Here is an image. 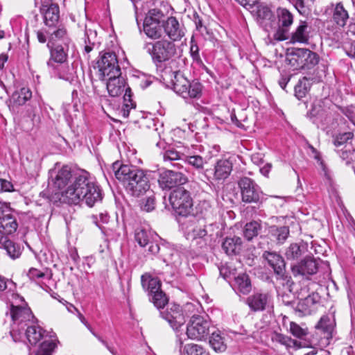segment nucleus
Masks as SVG:
<instances>
[{
    "label": "nucleus",
    "mask_w": 355,
    "mask_h": 355,
    "mask_svg": "<svg viewBox=\"0 0 355 355\" xmlns=\"http://www.w3.org/2000/svg\"><path fill=\"white\" fill-rule=\"evenodd\" d=\"M62 196L69 204L84 202L92 207L103 199V191L89 173L82 171L74 174L71 184L63 191Z\"/></svg>",
    "instance_id": "1"
},
{
    "label": "nucleus",
    "mask_w": 355,
    "mask_h": 355,
    "mask_svg": "<svg viewBox=\"0 0 355 355\" xmlns=\"http://www.w3.org/2000/svg\"><path fill=\"white\" fill-rule=\"evenodd\" d=\"M112 170L116 179L122 182L126 190L132 196H139L150 188L148 178L144 172L134 166L112 164Z\"/></svg>",
    "instance_id": "2"
},
{
    "label": "nucleus",
    "mask_w": 355,
    "mask_h": 355,
    "mask_svg": "<svg viewBox=\"0 0 355 355\" xmlns=\"http://www.w3.org/2000/svg\"><path fill=\"white\" fill-rule=\"evenodd\" d=\"M10 316L12 320L10 335L15 342L21 341L24 338L25 327L33 323L34 316L29 308L25 306L11 305Z\"/></svg>",
    "instance_id": "3"
},
{
    "label": "nucleus",
    "mask_w": 355,
    "mask_h": 355,
    "mask_svg": "<svg viewBox=\"0 0 355 355\" xmlns=\"http://www.w3.org/2000/svg\"><path fill=\"white\" fill-rule=\"evenodd\" d=\"M168 200L172 209L179 216H188L193 207V199L189 191L178 187L169 195Z\"/></svg>",
    "instance_id": "4"
},
{
    "label": "nucleus",
    "mask_w": 355,
    "mask_h": 355,
    "mask_svg": "<svg viewBox=\"0 0 355 355\" xmlns=\"http://www.w3.org/2000/svg\"><path fill=\"white\" fill-rule=\"evenodd\" d=\"M106 78V87L110 96L112 97L120 96L125 92L123 95V99L125 102H128L130 105L125 104L126 107L131 106L135 107L134 103L131 100V89L127 86L125 78L121 75L110 77H105Z\"/></svg>",
    "instance_id": "5"
},
{
    "label": "nucleus",
    "mask_w": 355,
    "mask_h": 355,
    "mask_svg": "<svg viewBox=\"0 0 355 355\" xmlns=\"http://www.w3.org/2000/svg\"><path fill=\"white\" fill-rule=\"evenodd\" d=\"M202 86L196 81L190 82L183 76H178L174 82V92L185 99L199 98Z\"/></svg>",
    "instance_id": "6"
},
{
    "label": "nucleus",
    "mask_w": 355,
    "mask_h": 355,
    "mask_svg": "<svg viewBox=\"0 0 355 355\" xmlns=\"http://www.w3.org/2000/svg\"><path fill=\"white\" fill-rule=\"evenodd\" d=\"M99 56L97 64L102 77L105 78L110 76H115L121 74L117 55L114 52H101Z\"/></svg>",
    "instance_id": "7"
},
{
    "label": "nucleus",
    "mask_w": 355,
    "mask_h": 355,
    "mask_svg": "<svg viewBox=\"0 0 355 355\" xmlns=\"http://www.w3.org/2000/svg\"><path fill=\"white\" fill-rule=\"evenodd\" d=\"M210 322L201 315H193L187 327V338L202 340L209 332Z\"/></svg>",
    "instance_id": "8"
},
{
    "label": "nucleus",
    "mask_w": 355,
    "mask_h": 355,
    "mask_svg": "<svg viewBox=\"0 0 355 355\" xmlns=\"http://www.w3.org/2000/svg\"><path fill=\"white\" fill-rule=\"evenodd\" d=\"M135 239L142 248L148 246V251L152 254L159 252L158 244L159 236L153 231L144 227H139L135 230Z\"/></svg>",
    "instance_id": "9"
},
{
    "label": "nucleus",
    "mask_w": 355,
    "mask_h": 355,
    "mask_svg": "<svg viewBox=\"0 0 355 355\" xmlns=\"http://www.w3.org/2000/svg\"><path fill=\"white\" fill-rule=\"evenodd\" d=\"M242 200L247 203L259 202L262 191L258 184L251 178H241L238 182Z\"/></svg>",
    "instance_id": "10"
},
{
    "label": "nucleus",
    "mask_w": 355,
    "mask_h": 355,
    "mask_svg": "<svg viewBox=\"0 0 355 355\" xmlns=\"http://www.w3.org/2000/svg\"><path fill=\"white\" fill-rule=\"evenodd\" d=\"M278 19V28L274 34V38L277 41H284L289 38V28L293 23V15L287 9L279 8L277 10Z\"/></svg>",
    "instance_id": "11"
},
{
    "label": "nucleus",
    "mask_w": 355,
    "mask_h": 355,
    "mask_svg": "<svg viewBox=\"0 0 355 355\" xmlns=\"http://www.w3.org/2000/svg\"><path fill=\"white\" fill-rule=\"evenodd\" d=\"M58 164H55V169L51 171V177L53 187L60 191L62 194L63 191L71 184L74 175L71 173V168L67 165L62 166L60 168H58Z\"/></svg>",
    "instance_id": "12"
},
{
    "label": "nucleus",
    "mask_w": 355,
    "mask_h": 355,
    "mask_svg": "<svg viewBox=\"0 0 355 355\" xmlns=\"http://www.w3.org/2000/svg\"><path fill=\"white\" fill-rule=\"evenodd\" d=\"M8 204L0 201V237L5 239L4 236L14 233L18 227L17 220L9 212Z\"/></svg>",
    "instance_id": "13"
},
{
    "label": "nucleus",
    "mask_w": 355,
    "mask_h": 355,
    "mask_svg": "<svg viewBox=\"0 0 355 355\" xmlns=\"http://www.w3.org/2000/svg\"><path fill=\"white\" fill-rule=\"evenodd\" d=\"M187 181V177L180 172L172 170H164L159 172L158 183L162 189L169 190L178 187Z\"/></svg>",
    "instance_id": "14"
},
{
    "label": "nucleus",
    "mask_w": 355,
    "mask_h": 355,
    "mask_svg": "<svg viewBox=\"0 0 355 355\" xmlns=\"http://www.w3.org/2000/svg\"><path fill=\"white\" fill-rule=\"evenodd\" d=\"M162 317L166 320L173 330L178 331L185 322L184 315L181 307L178 304H171L166 310L160 311Z\"/></svg>",
    "instance_id": "15"
},
{
    "label": "nucleus",
    "mask_w": 355,
    "mask_h": 355,
    "mask_svg": "<svg viewBox=\"0 0 355 355\" xmlns=\"http://www.w3.org/2000/svg\"><path fill=\"white\" fill-rule=\"evenodd\" d=\"M51 334H55L53 331H48L35 324L34 321L25 327L24 338L26 337L28 343L32 345L40 343L44 340H47Z\"/></svg>",
    "instance_id": "16"
},
{
    "label": "nucleus",
    "mask_w": 355,
    "mask_h": 355,
    "mask_svg": "<svg viewBox=\"0 0 355 355\" xmlns=\"http://www.w3.org/2000/svg\"><path fill=\"white\" fill-rule=\"evenodd\" d=\"M162 26L168 37L172 42H178L184 36V30L175 17H168L162 20Z\"/></svg>",
    "instance_id": "17"
},
{
    "label": "nucleus",
    "mask_w": 355,
    "mask_h": 355,
    "mask_svg": "<svg viewBox=\"0 0 355 355\" xmlns=\"http://www.w3.org/2000/svg\"><path fill=\"white\" fill-rule=\"evenodd\" d=\"M271 296L267 292H255L246 300L250 310L254 312L265 310L270 304Z\"/></svg>",
    "instance_id": "18"
},
{
    "label": "nucleus",
    "mask_w": 355,
    "mask_h": 355,
    "mask_svg": "<svg viewBox=\"0 0 355 355\" xmlns=\"http://www.w3.org/2000/svg\"><path fill=\"white\" fill-rule=\"evenodd\" d=\"M319 298L318 294L313 293L306 297L300 300L295 311L299 313L300 316L311 315L317 310Z\"/></svg>",
    "instance_id": "19"
},
{
    "label": "nucleus",
    "mask_w": 355,
    "mask_h": 355,
    "mask_svg": "<svg viewBox=\"0 0 355 355\" xmlns=\"http://www.w3.org/2000/svg\"><path fill=\"white\" fill-rule=\"evenodd\" d=\"M318 268V263L316 260L311 257L305 258L291 267L292 272L294 276L311 275L316 273Z\"/></svg>",
    "instance_id": "20"
},
{
    "label": "nucleus",
    "mask_w": 355,
    "mask_h": 355,
    "mask_svg": "<svg viewBox=\"0 0 355 355\" xmlns=\"http://www.w3.org/2000/svg\"><path fill=\"white\" fill-rule=\"evenodd\" d=\"M263 257L267 260L278 278L283 279L286 278V265L282 256L276 252H265Z\"/></svg>",
    "instance_id": "21"
},
{
    "label": "nucleus",
    "mask_w": 355,
    "mask_h": 355,
    "mask_svg": "<svg viewBox=\"0 0 355 355\" xmlns=\"http://www.w3.org/2000/svg\"><path fill=\"white\" fill-rule=\"evenodd\" d=\"M148 52L155 63H160L169 60L175 53V46H152Z\"/></svg>",
    "instance_id": "22"
},
{
    "label": "nucleus",
    "mask_w": 355,
    "mask_h": 355,
    "mask_svg": "<svg viewBox=\"0 0 355 355\" xmlns=\"http://www.w3.org/2000/svg\"><path fill=\"white\" fill-rule=\"evenodd\" d=\"M159 252L161 257L166 265H171L175 268L178 267L182 263L180 253L168 244L162 245Z\"/></svg>",
    "instance_id": "23"
},
{
    "label": "nucleus",
    "mask_w": 355,
    "mask_h": 355,
    "mask_svg": "<svg viewBox=\"0 0 355 355\" xmlns=\"http://www.w3.org/2000/svg\"><path fill=\"white\" fill-rule=\"evenodd\" d=\"M233 168V158H223L218 159L215 164L214 177L216 180L227 179Z\"/></svg>",
    "instance_id": "24"
},
{
    "label": "nucleus",
    "mask_w": 355,
    "mask_h": 355,
    "mask_svg": "<svg viewBox=\"0 0 355 355\" xmlns=\"http://www.w3.org/2000/svg\"><path fill=\"white\" fill-rule=\"evenodd\" d=\"M177 344L181 355H209V353L202 345L190 343L183 345V339L177 335Z\"/></svg>",
    "instance_id": "25"
},
{
    "label": "nucleus",
    "mask_w": 355,
    "mask_h": 355,
    "mask_svg": "<svg viewBox=\"0 0 355 355\" xmlns=\"http://www.w3.org/2000/svg\"><path fill=\"white\" fill-rule=\"evenodd\" d=\"M41 11L46 26L51 27L58 24L60 19V9L57 4L51 3L49 6H43Z\"/></svg>",
    "instance_id": "26"
},
{
    "label": "nucleus",
    "mask_w": 355,
    "mask_h": 355,
    "mask_svg": "<svg viewBox=\"0 0 355 355\" xmlns=\"http://www.w3.org/2000/svg\"><path fill=\"white\" fill-rule=\"evenodd\" d=\"M58 343L56 334H51L47 340L40 343L38 348L31 355H53Z\"/></svg>",
    "instance_id": "27"
},
{
    "label": "nucleus",
    "mask_w": 355,
    "mask_h": 355,
    "mask_svg": "<svg viewBox=\"0 0 355 355\" xmlns=\"http://www.w3.org/2000/svg\"><path fill=\"white\" fill-rule=\"evenodd\" d=\"M207 232L205 230L204 220H193L185 227V234L187 239L203 238L207 235Z\"/></svg>",
    "instance_id": "28"
},
{
    "label": "nucleus",
    "mask_w": 355,
    "mask_h": 355,
    "mask_svg": "<svg viewBox=\"0 0 355 355\" xmlns=\"http://www.w3.org/2000/svg\"><path fill=\"white\" fill-rule=\"evenodd\" d=\"M311 29V26L306 21H300L295 31L291 34V42L293 43H308Z\"/></svg>",
    "instance_id": "29"
},
{
    "label": "nucleus",
    "mask_w": 355,
    "mask_h": 355,
    "mask_svg": "<svg viewBox=\"0 0 355 355\" xmlns=\"http://www.w3.org/2000/svg\"><path fill=\"white\" fill-rule=\"evenodd\" d=\"M306 49L290 47L285 52L286 61L295 69H300Z\"/></svg>",
    "instance_id": "30"
},
{
    "label": "nucleus",
    "mask_w": 355,
    "mask_h": 355,
    "mask_svg": "<svg viewBox=\"0 0 355 355\" xmlns=\"http://www.w3.org/2000/svg\"><path fill=\"white\" fill-rule=\"evenodd\" d=\"M335 327L334 316L331 314H327L322 316L315 325L318 330H320L324 333V337L329 339L332 337V333Z\"/></svg>",
    "instance_id": "31"
},
{
    "label": "nucleus",
    "mask_w": 355,
    "mask_h": 355,
    "mask_svg": "<svg viewBox=\"0 0 355 355\" xmlns=\"http://www.w3.org/2000/svg\"><path fill=\"white\" fill-rule=\"evenodd\" d=\"M222 248L228 255L239 254L242 249V241L239 236L226 237L222 243Z\"/></svg>",
    "instance_id": "32"
},
{
    "label": "nucleus",
    "mask_w": 355,
    "mask_h": 355,
    "mask_svg": "<svg viewBox=\"0 0 355 355\" xmlns=\"http://www.w3.org/2000/svg\"><path fill=\"white\" fill-rule=\"evenodd\" d=\"M233 288L236 293L248 294L252 290L250 279L248 275L241 273L234 278Z\"/></svg>",
    "instance_id": "33"
},
{
    "label": "nucleus",
    "mask_w": 355,
    "mask_h": 355,
    "mask_svg": "<svg viewBox=\"0 0 355 355\" xmlns=\"http://www.w3.org/2000/svg\"><path fill=\"white\" fill-rule=\"evenodd\" d=\"M141 285L144 290L152 295L161 290V282L157 277H153L149 274H144L141 277Z\"/></svg>",
    "instance_id": "34"
},
{
    "label": "nucleus",
    "mask_w": 355,
    "mask_h": 355,
    "mask_svg": "<svg viewBox=\"0 0 355 355\" xmlns=\"http://www.w3.org/2000/svg\"><path fill=\"white\" fill-rule=\"evenodd\" d=\"M333 21L338 26L344 27L348 20V12L341 2L337 3L333 10Z\"/></svg>",
    "instance_id": "35"
},
{
    "label": "nucleus",
    "mask_w": 355,
    "mask_h": 355,
    "mask_svg": "<svg viewBox=\"0 0 355 355\" xmlns=\"http://www.w3.org/2000/svg\"><path fill=\"white\" fill-rule=\"evenodd\" d=\"M32 92L28 87H21L13 92L10 98V102L14 106H20L31 99Z\"/></svg>",
    "instance_id": "36"
},
{
    "label": "nucleus",
    "mask_w": 355,
    "mask_h": 355,
    "mask_svg": "<svg viewBox=\"0 0 355 355\" xmlns=\"http://www.w3.org/2000/svg\"><path fill=\"white\" fill-rule=\"evenodd\" d=\"M50 53L51 59L47 62L49 67H55L53 62L62 64L67 60V54L63 46H51Z\"/></svg>",
    "instance_id": "37"
},
{
    "label": "nucleus",
    "mask_w": 355,
    "mask_h": 355,
    "mask_svg": "<svg viewBox=\"0 0 355 355\" xmlns=\"http://www.w3.org/2000/svg\"><path fill=\"white\" fill-rule=\"evenodd\" d=\"M306 72H304V76L302 79H305L306 82L313 83H318L322 81L324 76V71L322 69H319L318 67H311L306 68Z\"/></svg>",
    "instance_id": "38"
},
{
    "label": "nucleus",
    "mask_w": 355,
    "mask_h": 355,
    "mask_svg": "<svg viewBox=\"0 0 355 355\" xmlns=\"http://www.w3.org/2000/svg\"><path fill=\"white\" fill-rule=\"evenodd\" d=\"M161 23L146 21L144 22V31L146 35L152 39H158L162 34Z\"/></svg>",
    "instance_id": "39"
},
{
    "label": "nucleus",
    "mask_w": 355,
    "mask_h": 355,
    "mask_svg": "<svg viewBox=\"0 0 355 355\" xmlns=\"http://www.w3.org/2000/svg\"><path fill=\"white\" fill-rule=\"evenodd\" d=\"M0 243L1 244L3 248L6 251L8 255L15 259L18 258L21 254V248L20 247L15 244L12 241L5 239H0Z\"/></svg>",
    "instance_id": "40"
},
{
    "label": "nucleus",
    "mask_w": 355,
    "mask_h": 355,
    "mask_svg": "<svg viewBox=\"0 0 355 355\" xmlns=\"http://www.w3.org/2000/svg\"><path fill=\"white\" fill-rule=\"evenodd\" d=\"M272 340L282 345H284L287 349L291 347H302V345L300 342L294 339H292L291 337L284 335L282 334L275 333L272 336Z\"/></svg>",
    "instance_id": "41"
},
{
    "label": "nucleus",
    "mask_w": 355,
    "mask_h": 355,
    "mask_svg": "<svg viewBox=\"0 0 355 355\" xmlns=\"http://www.w3.org/2000/svg\"><path fill=\"white\" fill-rule=\"evenodd\" d=\"M209 344L213 349L216 352H223L226 349V345L224 343V337L220 331H214L211 333L209 338Z\"/></svg>",
    "instance_id": "42"
},
{
    "label": "nucleus",
    "mask_w": 355,
    "mask_h": 355,
    "mask_svg": "<svg viewBox=\"0 0 355 355\" xmlns=\"http://www.w3.org/2000/svg\"><path fill=\"white\" fill-rule=\"evenodd\" d=\"M311 83L305 81V79L300 78L294 87L295 96L298 100L305 98L309 94Z\"/></svg>",
    "instance_id": "43"
},
{
    "label": "nucleus",
    "mask_w": 355,
    "mask_h": 355,
    "mask_svg": "<svg viewBox=\"0 0 355 355\" xmlns=\"http://www.w3.org/2000/svg\"><path fill=\"white\" fill-rule=\"evenodd\" d=\"M261 228V224L257 221L248 223L243 229V236L247 240L250 241L258 235Z\"/></svg>",
    "instance_id": "44"
},
{
    "label": "nucleus",
    "mask_w": 355,
    "mask_h": 355,
    "mask_svg": "<svg viewBox=\"0 0 355 355\" xmlns=\"http://www.w3.org/2000/svg\"><path fill=\"white\" fill-rule=\"evenodd\" d=\"M57 71L58 77L68 82H72L74 79V71L73 67L68 65H58L53 67Z\"/></svg>",
    "instance_id": "45"
},
{
    "label": "nucleus",
    "mask_w": 355,
    "mask_h": 355,
    "mask_svg": "<svg viewBox=\"0 0 355 355\" xmlns=\"http://www.w3.org/2000/svg\"><path fill=\"white\" fill-rule=\"evenodd\" d=\"M302 62L300 69L306 70V68L315 67L318 62V56L315 53L311 51L309 49L304 51Z\"/></svg>",
    "instance_id": "46"
},
{
    "label": "nucleus",
    "mask_w": 355,
    "mask_h": 355,
    "mask_svg": "<svg viewBox=\"0 0 355 355\" xmlns=\"http://www.w3.org/2000/svg\"><path fill=\"white\" fill-rule=\"evenodd\" d=\"M355 140L354 139V135L352 132H347L338 134L336 136L334 140V144L336 147H340L346 144H350L352 146H354Z\"/></svg>",
    "instance_id": "47"
},
{
    "label": "nucleus",
    "mask_w": 355,
    "mask_h": 355,
    "mask_svg": "<svg viewBox=\"0 0 355 355\" xmlns=\"http://www.w3.org/2000/svg\"><path fill=\"white\" fill-rule=\"evenodd\" d=\"M270 232L279 243H283L289 235V229L286 226L279 227L272 226L270 227Z\"/></svg>",
    "instance_id": "48"
},
{
    "label": "nucleus",
    "mask_w": 355,
    "mask_h": 355,
    "mask_svg": "<svg viewBox=\"0 0 355 355\" xmlns=\"http://www.w3.org/2000/svg\"><path fill=\"white\" fill-rule=\"evenodd\" d=\"M178 76H182L178 71H172L171 67H165L160 75L161 79L163 83L167 86L168 84H172L173 89H174V82L176 80Z\"/></svg>",
    "instance_id": "49"
},
{
    "label": "nucleus",
    "mask_w": 355,
    "mask_h": 355,
    "mask_svg": "<svg viewBox=\"0 0 355 355\" xmlns=\"http://www.w3.org/2000/svg\"><path fill=\"white\" fill-rule=\"evenodd\" d=\"M49 41L53 43L62 42L66 44L69 42V37L66 28L64 26H61L55 30L50 34Z\"/></svg>",
    "instance_id": "50"
},
{
    "label": "nucleus",
    "mask_w": 355,
    "mask_h": 355,
    "mask_svg": "<svg viewBox=\"0 0 355 355\" xmlns=\"http://www.w3.org/2000/svg\"><path fill=\"white\" fill-rule=\"evenodd\" d=\"M289 332L299 339H304L308 335L309 330L306 327H302L295 322H291Z\"/></svg>",
    "instance_id": "51"
},
{
    "label": "nucleus",
    "mask_w": 355,
    "mask_h": 355,
    "mask_svg": "<svg viewBox=\"0 0 355 355\" xmlns=\"http://www.w3.org/2000/svg\"><path fill=\"white\" fill-rule=\"evenodd\" d=\"M78 318L80 319V320L81 321L82 323H83L86 327L89 329V331L92 334V335L97 338V340L103 345L105 346V347L108 350V351H111L112 353H113V351L110 349V344L105 340L103 338L102 336H101L100 335H98V334H96L94 329L92 328V327L88 324L87 321L86 320L85 318L84 317V315L80 312L78 311Z\"/></svg>",
    "instance_id": "52"
},
{
    "label": "nucleus",
    "mask_w": 355,
    "mask_h": 355,
    "mask_svg": "<svg viewBox=\"0 0 355 355\" xmlns=\"http://www.w3.org/2000/svg\"><path fill=\"white\" fill-rule=\"evenodd\" d=\"M151 296V301L157 309H162L168 302V298L166 295L159 290Z\"/></svg>",
    "instance_id": "53"
},
{
    "label": "nucleus",
    "mask_w": 355,
    "mask_h": 355,
    "mask_svg": "<svg viewBox=\"0 0 355 355\" xmlns=\"http://www.w3.org/2000/svg\"><path fill=\"white\" fill-rule=\"evenodd\" d=\"M186 161L197 169H202L207 161L200 155H189L186 156Z\"/></svg>",
    "instance_id": "54"
},
{
    "label": "nucleus",
    "mask_w": 355,
    "mask_h": 355,
    "mask_svg": "<svg viewBox=\"0 0 355 355\" xmlns=\"http://www.w3.org/2000/svg\"><path fill=\"white\" fill-rule=\"evenodd\" d=\"M164 15L162 11L159 9L153 8L148 11L146 18V21H153V22H162Z\"/></svg>",
    "instance_id": "55"
},
{
    "label": "nucleus",
    "mask_w": 355,
    "mask_h": 355,
    "mask_svg": "<svg viewBox=\"0 0 355 355\" xmlns=\"http://www.w3.org/2000/svg\"><path fill=\"white\" fill-rule=\"evenodd\" d=\"M302 254L300 246L297 243H292L286 249L285 255L288 259H295Z\"/></svg>",
    "instance_id": "56"
},
{
    "label": "nucleus",
    "mask_w": 355,
    "mask_h": 355,
    "mask_svg": "<svg viewBox=\"0 0 355 355\" xmlns=\"http://www.w3.org/2000/svg\"><path fill=\"white\" fill-rule=\"evenodd\" d=\"M184 156V154H182L175 149L171 148H168L164 153L163 159L165 162H171L182 159Z\"/></svg>",
    "instance_id": "57"
},
{
    "label": "nucleus",
    "mask_w": 355,
    "mask_h": 355,
    "mask_svg": "<svg viewBox=\"0 0 355 355\" xmlns=\"http://www.w3.org/2000/svg\"><path fill=\"white\" fill-rule=\"evenodd\" d=\"M93 218H94L97 226L99 227V228L101 229L103 232L109 235L105 227H102V225L107 224L109 222L110 216L107 212H101L98 215L94 216Z\"/></svg>",
    "instance_id": "58"
},
{
    "label": "nucleus",
    "mask_w": 355,
    "mask_h": 355,
    "mask_svg": "<svg viewBox=\"0 0 355 355\" xmlns=\"http://www.w3.org/2000/svg\"><path fill=\"white\" fill-rule=\"evenodd\" d=\"M155 200L153 196H149L144 199L141 203V208L142 210L149 212L155 209Z\"/></svg>",
    "instance_id": "59"
},
{
    "label": "nucleus",
    "mask_w": 355,
    "mask_h": 355,
    "mask_svg": "<svg viewBox=\"0 0 355 355\" xmlns=\"http://www.w3.org/2000/svg\"><path fill=\"white\" fill-rule=\"evenodd\" d=\"M14 191L12 184L5 179H0V192H10Z\"/></svg>",
    "instance_id": "60"
},
{
    "label": "nucleus",
    "mask_w": 355,
    "mask_h": 355,
    "mask_svg": "<svg viewBox=\"0 0 355 355\" xmlns=\"http://www.w3.org/2000/svg\"><path fill=\"white\" fill-rule=\"evenodd\" d=\"M28 276L30 279H36L43 277L44 276V273L36 268H32L29 270Z\"/></svg>",
    "instance_id": "61"
},
{
    "label": "nucleus",
    "mask_w": 355,
    "mask_h": 355,
    "mask_svg": "<svg viewBox=\"0 0 355 355\" xmlns=\"http://www.w3.org/2000/svg\"><path fill=\"white\" fill-rule=\"evenodd\" d=\"M242 6L250 9L259 3V0H235Z\"/></svg>",
    "instance_id": "62"
},
{
    "label": "nucleus",
    "mask_w": 355,
    "mask_h": 355,
    "mask_svg": "<svg viewBox=\"0 0 355 355\" xmlns=\"http://www.w3.org/2000/svg\"><path fill=\"white\" fill-rule=\"evenodd\" d=\"M27 116L33 123L39 121L40 116L36 114V108L31 107L27 110Z\"/></svg>",
    "instance_id": "63"
},
{
    "label": "nucleus",
    "mask_w": 355,
    "mask_h": 355,
    "mask_svg": "<svg viewBox=\"0 0 355 355\" xmlns=\"http://www.w3.org/2000/svg\"><path fill=\"white\" fill-rule=\"evenodd\" d=\"M190 53L194 60H196V62L200 61L198 46H191Z\"/></svg>",
    "instance_id": "64"
}]
</instances>
